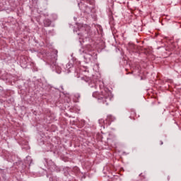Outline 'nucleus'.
<instances>
[{
  "instance_id": "5",
  "label": "nucleus",
  "mask_w": 181,
  "mask_h": 181,
  "mask_svg": "<svg viewBox=\"0 0 181 181\" xmlns=\"http://www.w3.org/2000/svg\"><path fill=\"white\" fill-rule=\"evenodd\" d=\"M71 67H73V64H71V63H68V64H66V68H67V69H71Z\"/></svg>"
},
{
  "instance_id": "3",
  "label": "nucleus",
  "mask_w": 181,
  "mask_h": 181,
  "mask_svg": "<svg viewBox=\"0 0 181 181\" xmlns=\"http://www.w3.org/2000/svg\"><path fill=\"white\" fill-rule=\"evenodd\" d=\"M52 24V21H50V20L49 19H45L44 21V25L45 26H46L47 28H49V26H50V25Z\"/></svg>"
},
{
  "instance_id": "6",
  "label": "nucleus",
  "mask_w": 181,
  "mask_h": 181,
  "mask_svg": "<svg viewBox=\"0 0 181 181\" xmlns=\"http://www.w3.org/2000/svg\"><path fill=\"white\" fill-rule=\"evenodd\" d=\"M111 118H112V116L109 115V116H107V121H111Z\"/></svg>"
},
{
  "instance_id": "2",
  "label": "nucleus",
  "mask_w": 181,
  "mask_h": 181,
  "mask_svg": "<svg viewBox=\"0 0 181 181\" xmlns=\"http://www.w3.org/2000/svg\"><path fill=\"white\" fill-rule=\"evenodd\" d=\"M80 4H78V6L81 9V11H83V12H86V13H90L91 12V8L88 6V5L84 4V2H86V4H88V0H80Z\"/></svg>"
},
{
  "instance_id": "7",
  "label": "nucleus",
  "mask_w": 181,
  "mask_h": 181,
  "mask_svg": "<svg viewBox=\"0 0 181 181\" xmlns=\"http://www.w3.org/2000/svg\"><path fill=\"white\" fill-rule=\"evenodd\" d=\"M82 37H87V35L86 34H81Z\"/></svg>"
},
{
  "instance_id": "4",
  "label": "nucleus",
  "mask_w": 181,
  "mask_h": 181,
  "mask_svg": "<svg viewBox=\"0 0 181 181\" xmlns=\"http://www.w3.org/2000/svg\"><path fill=\"white\" fill-rule=\"evenodd\" d=\"M49 64H50L51 66H54L55 67V69H57V65H56V61H50L48 62Z\"/></svg>"
},
{
  "instance_id": "1",
  "label": "nucleus",
  "mask_w": 181,
  "mask_h": 181,
  "mask_svg": "<svg viewBox=\"0 0 181 181\" xmlns=\"http://www.w3.org/2000/svg\"><path fill=\"white\" fill-rule=\"evenodd\" d=\"M93 97L98 98L99 103H103L105 104V105H108V104H110V101H111V98L108 96V94L106 92H102L101 93L95 92L93 93Z\"/></svg>"
}]
</instances>
